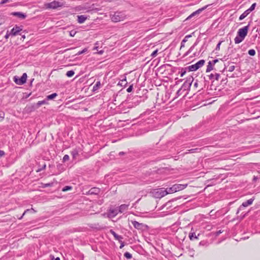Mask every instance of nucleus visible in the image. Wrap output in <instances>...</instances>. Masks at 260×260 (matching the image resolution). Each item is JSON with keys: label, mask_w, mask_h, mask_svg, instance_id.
Masks as SVG:
<instances>
[{"label": "nucleus", "mask_w": 260, "mask_h": 260, "mask_svg": "<svg viewBox=\"0 0 260 260\" xmlns=\"http://www.w3.org/2000/svg\"><path fill=\"white\" fill-rule=\"evenodd\" d=\"M126 18V15L123 12H116L111 16V20L113 22H118L124 20Z\"/></svg>", "instance_id": "1"}, {"label": "nucleus", "mask_w": 260, "mask_h": 260, "mask_svg": "<svg viewBox=\"0 0 260 260\" xmlns=\"http://www.w3.org/2000/svg\"><path fill=\"white\" fill-rule=\"evenodd\" d=\"M152 193L154 198L160 199L167 195V192L165 189L161 188L154 189L152 191Z\"/></svg>", "instance_id": "2"}, {"label": "nucleus", "mask_w": 260, "mask_h": 260, "mask_svg": "<svg viewBox=\"0 0 260 260\" xmlns=\"http://www.w3.org/2000/svg\"><path fill=\"white\" fill-rule=\"evenodd\" d=\"M205 61L204 59H201L198 61L194 64H192L188 67V71H196L199 68L202 67L205 63Z\"/></svg>", "instance_id": "3"}, {"label": "nucleus", "mask_w": 260, "mask_h": 260, "mask_svg": "<svg viewBox=\"0 0 260 260\" xmlns=\"http://www.w3.org/2000/svg\"><path fill=\"white\" fill-rule=\"evenodd\" d=\"M193 80V77L192 76H189L187 78L186 80L184 82L180 88L183 89L184 91L188 90L190 89Z\"/></svg>", "instance_id": "4"}, {"label": "nucleus", "mask_w": 260, "mask_h": 260, "mask_svg": "<svg viewBox=\"0 0 260 260\" xmlns=\"http://www.w3.org/2000/svg\"><path fill=\"white\" fill-rule=\"evenodd\" d=\"M132 223L135 229L141 231L146 230L148 228V225L137 221H132Z\"/></svg>", "instance_id": "5"}, {"label": "nucleus", "mask_w": 260, "mask_h": 260, "mask_svg": "<svg viewBox=\"0 0 260 260\" xmlns=\"http://www.w3.org/2000/svg\"><path fill=\"white\" fill-rule=\"evenodd\" d=\"M27 74L23 73L21 78H18L17 76L14 77V81L18 85H23L26 81Z\"/></svg>", "instance_id": "6"}, {"label": "nucleus", "mask_w": 260, "mask_h": 260, "mask_svg": "<svg viewBox=\"0 0 260 260\" xmlns=\"http://www.w3.org/2000/svg\"><path fill=\"white\" fill-rule=\"evenodd\" d=\"M45 6L47 9H54L57 8L58 7H61V5L59 2L53 1L51 3L46 4Z\"/></svg>", "instance_id": "7"}, {"label": "nucleus", "mask_w": 260, "mask_h": 260, "mask_svg": "<svg viewBox=\"0 0 260 260\" xmlns=\"http://www.w3.org/2000/svg\"><path fill=\"white\" fill-rule=\"evenodd\" d=\"M249 28V25L244 26L243 28H240L238 31V35L241 38L244 39L247 35L248 30Z\"/></svg>", "instance_id": "8"}, {"label": "nucleus", "mask_w": 260, "mask_h": 260, "mask_svg": "<svg viewBox=\"0 0 260 260\" xmlns=\"http://www.w3.org/2000/svg\"><path fill=\"white\" fill-rule=\"evenodd\" d=\"M118 208H110L108 212V216L110 218L115 217L119 213Z\"/></svg>", "instance_id": "9"}, {"label": "nucleus", "mask_w": 260, "mask_h": 260, "mask_svg": "<svg viewBox=\"0 0 260 260\" xmlns=\"http://www.w3.org/2000/svg\"><path fill=\"white\" fill-rule=\"evenodd\" d=\"M22 28L20 26L15 25L11 30L10 35L12 36H16L18 33L22 30Z\"/></svg>", "instance_id": "10"}, {"label": "nucleus", "mask_w": 260, "mask_h": 260, "mask_svg": "<svg viewBox=\"0 0 260 260\" xmlns=\"http://www.w3.org/2000/svg\"><path fill=\"white\" fill-rule=\"evenodd\" d=\"M208 6H206L205 7H202V8L199 9L197 11L193 12L186 19H189L193 17V16L199 15L200 13H201L203 10H205Z\"/></svg>", "instance_id": "11"}, {"label": "nucleus", "mask_w": 260, "mask_h": 260, "mask_svg": "<svg viewBox=\"0 0 260 260\" xmlns=\"http://www.w3.org/2000/svg\"><path fill=\"white\" fill-rule=\"evenodd\" d=\"M187 184H175L173 185L175 192L183 190L187 186Z\"/></svg>", "instance_id": "12"}, {"label": "nucleus", "mask_w": 260, "mask_h": 260, "mask_svg": "<svg viewBox=\"0 0 260 260\" xmlns=\"http://www.w3.org/2000/svg\"><path fill=\"white\" fill-rule=\"evenodd\" d=\"M109 232L114 236L115 240H118L119 242H121V240L123 239L121 236L117 234L113 230H110Z\"/></svg>", "instance_id": "13"}, {"label": "nucleus", "mask_w": 260, "mask_h": 260, "mask_svg": "<svg viewBox=\"0 0 260 260\" xmlns=\"http://www.w3.org/2000/svg\"><path fill=\"white\" fill-rule=\"evenodd\" d=\"M100 189L97 187H92L88 191V194H98L100 192Z\"/></svg>", "instance_id": "14"}, {"label": "nucleus", "mask_w": 260, "mask_h": 260, "mask_svg": "<svg viewBox=\"0 0 260 260\" xmlns=\"http://www.w3.org/2000/svg\"><path fill=\"white\" fill-rule=\"evenodd\" d=\"M129 204H122L118 208V211L119 213H123L128 209Z\"/></svg>", "instance_id": "15"}, {"label": "nucleus", "mask_w": 260, "mask_h": 260, "mask_svg": "<svg viewBox=\"0 0 260 260\" xmlns=\"http://www.w3.org/2000/svg\"><path fill=\"white\" fill-rule=\"evenodd\" d=\"M12 15L13 16H17L21 19H25L26 17V15L25 14L21 13V12H13L12 13Z\"/></svg>", "instance_id": "16"}, {"label": "nucleus", "mask_w": 260, "mask_h": 260, "mask_svg": "<svg viewBox=\"0 0 260 260\" xmlns=\"http://www.w3.org/2000/svg\"><path fill=\"white\" fill-rule=\"evenodd\" d=\"M78 22L79 23H83L87 19V17L85 15H78Z\"/></svg>", "instance_id": "17"}, {"label": "nucleus", "mask_w": 260, "mask_h": 260, "mask_svg": "<svg viewBox=\"0 0 260 260\" xmlns=\"http://www.w3.org/2000/svg\"><path fill=\"white\" fill-rule=\"evenodd\" d=\"M253 200H254L253 199H250L249 200H247V201L243 202L242 204V206L245 207L249 205H250L252 204Z\"/></svg>", "instance_id": "18"}, {"label": "nucleus", "mask_w": 260, "mask_h": 260, "mask_svg": "<svg viewBox=\"0 0 260 260\" xmlns=\"http://www.w3.org/2000/svg\"><path fill=\"white\" fill-rule=\"evenodd\" d=\"M190 37H191V35H188L184 37V38L183 39V40L181 41V47H180L181 48L184 47L185 43L187 41L188 39L189 38H190Z\"/></svg>", "instance_id": "19"}, {"label": "nucleus", "mask_w": 260, "mask_h": 260, "mask_svg": "<svg viewBox=\"0 0 260 260\" xmlns=\"http://www.w3.org/2000/svg\"><path fill=\"white\" fill-rule=\"evenodd\" d=\"M71 153L73 158L76 159V157L78 155L79 151L77 149H75L71 151Z\"/></svg>", "instance_id": "20"}, {"label": "nucleus", "mask_w": 260, "mask_h": 260, "mask_svg": "<svg viewBox=\"0 0 260 260\" xmlns=\"http://www.w3.org/2000/svg\"><path fill=\"white\" fill-rule=\"evenodd\" d=\"M47 101L46 100V99L45 100H44L43 101H39L37 104H36V107L37 108H39V107H40L41 106L43 105H45V104H48L47 103Z\"/></svg>", "instance_id": "21"}, {"label": "nucleus", "mask_w": 260, "mask_h": 260, "mask_svg": "<svg viewBox=\"0 0 260 260\" xmlns=\"http://www.w3.org/2000/svg\"><path fill=\"white\" fill-rule=\"evenodd\" d=\"M101 85V82L99 81H97L95 83V84L94 85V86L93 87L92 90L93 91H95L98 90L99 89Z\"/></svg>", "instance_id": "22"}, {"label": "nucleus", "mask_w": 260, "mask_h": 260, "mask_svg": "<svg viewBox=\"0 0 260 260\" xmlns=\"http://www.w3.org/2000/svg\"><path fill=\"white\" fill-rule=\"evenodd\" d=\"M134 102L135 104V105L137 106L139 105L141 102V98L137 96L135 97L133 99Z\"/></svg>", "instance_id": "23"}, {"label": "nucleus", "mask_w": 260, "mask_h": 260, "mask_svg": "<svg viewBox=\"0 0 260 260\" xmlns=\"http://www.w3.org/2000/svg\"><path fill=\"white\" fill-rule=\"evenodd\" d=\"M250 13V12L249 11H248V10H246L245 11H244L240 16L239 17V20H241L242 19H243L244 18H245Z\"/></svg>", "instance_id": "24"}, {"label": "nucleus", "mask_w": 260, "mask_h": 260, "mask_svg": "<svg viewBox=\"0 0 260 260\" xmlns=\"http://www.w3.org/2000/svg\"><path fill=\"white\" fill-rule=\"evenodd\" d=\"M213 70V64L211 61H210L207 66L206 72H209Z\"/></svg>", "instance_id": "25"}, {"label": "nucleus", "mask_w": 260, "mask_h": 260, "mask_svg": "<svg viewBox=\"0 0 260 260\" xmlns=\"http://www.w3.org/2000/svg\"><path fill=\"white\" fill-rule=\"evenodd\" d=\"M187 71H188V67L184 68H182L181 71L179 72V74H180L181 77H183L186 74Z\"/></svg>", "instance_id": "26"}, {"label": "nucleus", "mask_w": 260, "mask_h": 260, "mask_svg": "<svg viewBox=\"0 0 260 260\" xmlns=\"http://www.w3.org/2000/svg\"><path fill=\"white\" fill-rule=\"evenodd\" d=\"M35 212L36 211L34 210V209L31 208V209H26V210H25V211L24 212V213H23V214L20 217L18 218L19 219H22L23 216L27 213L28 212Z\"/></svg>", "instance_id": "27"}, {"label": "nucleus", "mask_w": 260, "mask_h": 260, "mask_svg": "<svg viewBox=\"0 0 260 260\" xmlns=\"http://www.w3.org/2000/svg\"><path fill=\"white\" fill-rule=\"evenodd\" d=\"M57 96V94L56 93H53L51 94L48 95L46 96V100H53L55 98H56Z\"/></svg>", "instance_id": "28"}, {"label": "nucleus", "mask_w": 260, "mask_h": 260, "mask_svg": "<svg viewBox=\"0 0 260 260\" xmlns=\"http://www.w3.org/2000/svg\"><path fill=\"white\" fill-rule=\"evenodd\" d=\"M244 39L241 38L238 35V36L235 38V40H235V43L236 44H239V43H241Z\"/></svg>", "instance_id": "29"}, {"label": "nucleus", "mask_w": 260, "mask_h": 260, "mask_svg": "<svg viewBox=\"0 0 260 260\" xmlns=\"http://www.w3.org/2000/svg\"><path fill=\"white\" fill-rule=\"evenodd\" d=\"M166 191L167 192V194L169 193H172L175 192V189H174V186L173 185L172 187L167 188Z\"/></svg>", "instance_id": "30"}, {"label": "nucleus", "mask_w": 260, "mask_h": 260, "mask_svg": "<svg viewBox=\"0 0 260 260\" xmlns=\"http://www.w3.org/2000/svg\"><path fill=\"white\" fill-rule=\"evenodd\" d=\"M197 43L196 42L193 45H192L190 48L184 54V56H187L192 51V50L193 49V48H194V47L197 45Z\"/></svg>", "instance_id": "31"}, {"label": "nucleus", "mask_w": 260, "mask_h": 260, "mask_svg": "<svg viewBox=\"0 0 260 260\" xmlns=\"http://www.w3.org/2000/svg\"><path fill=\"white\" fill-rule=\"evenodd\" d=\"M189 238L191 240H193L198 238L194 233H190L189 234Z\"/></svg>", "instance_id": "32"}, {"label": "nucleus", "mask_w": 260, "mask_h": 260, "mask_svg": "<svg viewBox=\"0 0 260 260\" xmlns=\"http://www.w3.org/2000/svg\"><path fill=\"white\" fill-rule=\"evenodd\" d=\"M39 168L38 169V170L36 171L37 172H41V171L45 169L46 168V164L45 163H44L43 165H42V166H41L40 164H39Z\"/></svg>", "instance_id": "33"}, {"label": "nucleus", "mask_w": 260, "mask_h": 260, "mask_svg": "<svg viewBox=\"0 0 260 260\" xmlns=\"http://www.w3.org/2000/svg\"><path fill=\"white\" fill-rule=\"evenodd\" d=\"M209 245V243L206 240H203V241H201L200 243H199V245L200 246H205V247H207Z\"/></svg>", "instance_id": "34"}, {"label": "nucleus", "mask_w": 260, "mask_h": 260, "mask_svg": "<svg viewBox=\"0 0 260 260\" xmlns=\"http://www.w3.org/2000/svg\"><path fill=\"white\" fill-rule=\"evenodd\" d=\"M75 74V72L73 70H70L67 72L66 76L68 77H72Z\"/></svg>", "instance_id": "35"}, {"label": "nucleus", "mask_w": 260, "mask_h": 260, "mask_svg": "<svg viewBox=\"0 0 260 260\" xmlns=\"http://www.w3.org/2000/svg\"><path fill=\"white\" fill-rule=\"evenodd\" d=\"M226 60V59L225 58V56L223 58L220 59V60L221 61L220 65L224 66V69H223V71H224L226 68L225 64L224 63V61H225Z\"/></svg>", "instance_id": "36"}, {"label": "nucleus", "mask_w": 260, "mask_h": 260, "mask_svg": "<svg viewBox=\"0 0 260 260\" xmlns=\"http://www.w3.org/2000/svg\"><path fill=\"white\" fill-rule=\"evenodd\" d=\"M124 256L127 259H131L132 257V255L128 252H126L124 253Z\"/></svg>", "instance_id": "37"}, {"label": "nucleus", "mask_w": 260, "mask_h": 260, "mask_svg": "<svg viewBox=\"0 0 260 260\" xmlns=\"http://www.w3.org/2000/svg\"><path fill=\"white\" fill-rule=\"evenodd\" d=\"M256 3H253L251 6V7L248 9H247L248 11H249L250 13L251 12H252L253 10H254L255 8V6H256Z\"/></svg>", "instance_id": "38"}, {"label": "nucleus", "mask_w": 260, "mask_h": 260, "mask_svg": "<svg viewBox=\"0 0 260 260\" xmlns=\"http://www.w3.org/2000/svg\"><path fill=\"white\" fill-rule=\"evenodd\" d=\"M183 92H184L183 89L180 88L176 92V94L177 96H179L183 94Z\"/></svg>", "instance_id": "39"}, {"label": "nucleus", "mask_w": 260, "mask_h": 260, "mask_svg": "<svg viewBox=\"0 0 260 260\" xmlns=\"http://www.w3.org/2000/svg\"><path fill=\"white\" fill-rule=\"evenodd\" d=\"M248 54L251 56H254L255 54V51L254 49H250L248 51Z\"/></svg>", "instance_id": "40"}, {"label": "nucleus", "mask_w": 260, "mask_h": 260, "mask_svg": "<svg viewBox=\"0 0 260 260\" xmlns=\"http://www.w3.org/2000/svg\"><path fill=\"white\" fill-rule=\"evenodd\" d=\"M71 189H72V187H71V186H64V187L62 188V190L63 191H67V190H71Z\"/></svg>", "instance_id": "41"}, {"label": "nucleus", "mask_w": 260, "mask_h": 260, "mask_svg": "<svg viewBox=\"0 0 260 260\" xmlns=\"http://www.w3.org/2000/svg\"><path fill=\"white\" fill-rule=\"evenodd\" d=\"M69 156L68 154H66L64 155L62 158L63 161L65 162L69 160Z\"/></svg>", "instance_id": "42"}, {"label": "nucleus", "mask_w": 260, "mask_h": 260, "mask_svg": "<svg viewBox=\"0 0 260 260\" xmlns=\"http://www.w3.org/2000/svg\"><path fill=\"white\" fill-rule=\"evenodd\" d=\"M157 51L158 50L156 49L155 50H154L151 54V56L152 57H154L156 56L157 54Z\"/></svg>", "instance_id": "43"}, {"label": "nucleus", "mask_w": 260, "mask_h": 260, "mask_svg": "<svg viewBox=\"0 0 260 260\" xmlns=\"http://www.w3.org/2000/svg\"><path fill=\"white\" fill-rule=\"evenodd\" d=\"M133 89V85H130L126 89L127 92H131Z\"/></svg>", "instance_id": "44"}, {"label": "nucleus", "mask_w": 260, "mask_h": 260, "mask_svg": "<svg viewBox=\"0 0 260 260\" xmlns=\"http://www.w3.org/2000/svg\"><path fill=\"white\" fill-rule=\"evenodd\" d=\"M235 67L234 65L230 66L229 68V71L232 72L235 70Z\"/></svg>", "instance_id": "45"}, {"label": "nucleus", "mask_w": 260, "mask_h": 260, "mask_svg": "<svg viewBox=\"0 0 260 260\" xmlns=\"http://www.w3.org/2000/svg\"><path fill=\"white\" fill-rule=\"evenodd\" d=\"M76 33V31L73 30L70 31V36L71 37H74Z\"/></svg>", "instance_id": "46"}, {"label": "nucleus", "mask_w": 260, "mask_h": 260, "mask_svg": "<svg viewBox=\"0 0 260 260\" xmlns=\"http://www.w3.org/2000/svg\"><path fill=\"white\" fill-rule=\"evenodd\" d=\"M208 77H209V79L210 80L215 79L214 75L213 74H210V75H208Z\"/></svg>", "instance_id": "47"}, {"label": "nucleus", "mask_w": 260, "mask_h": 260, "mask_svg": "<svg viewBox=\"0 0 260 260\" xmlns=\"http://www.w3.org/2000/svg\"><path fill=\"white\" fill-rule=\"evenodd\" d=\"M86 51H87V49H84L82 50V51H79V52L77 53V55H80V54H82V53H83L85 52Z\"/></svg>", "instance_id": "48"}, {"label": "nucleus", "mask_w": 260, "mask_h": 260, "mask_svg": "<svg viewBox=\"0 0 260 260\" xmlns=\"http://www.w3.org/2000/svg\"><path fill=\"white\" fill-rule=\"evenodd\" d=\"M198 150V148L191 149L188 150L189 152L188 153H193V152H196Z\"/></svg>", "instance_id": "49"}, {"label": "nucleus", "mask_w": 260, "mask_h": 260, "mask_svg": "<svg viewBox=\"0 0 260 260\" xmlns=\"http://www.w3.org/2000/svg\"><path fill=\"white\" fill-rule=\"evenodd\" d=\"M78 8L80 10H87V8L86 7L81 6H79Z\"/></svg>", "instance_id": "50"}, {"label": "nucleus", "mask_w": 260, "mask_h": 260, "mask_svg": "<svg viewBox=\"0 0 260 260\" xmlns=\"http://www.w3.org/2000/svg\"><path fill=\"white\" fill-rule=\"evenodd\" d=\"M120 243V248H122L124 246V243L122 241V240H121V242H119Z\"/></svg>", "instance_id": "51"}, {"label": "nucleus", "mask_w": 260, "mask_h": 260, "mask_svg": "<svg viewBox=\"0 0 260 260\" xmlns=\"http://www.w3.org/2000/svg\"><path fill=\"white\" fill-rule=\"evenodd\" d=\"M219 74L216 73L214 75V78H215V80H218V79H219Z\"/></svg>", "instance_id": "52"}, {"label": "nucleus", "mask_w": 260, "mask_h": 260, "mask_svg": "<svg viewBox=\"0 0 260 260\" xmlns=\"http://www.w3.org/2000/svg\"><path fill=\"white\" fill-rule=\"evenodd\" d=\"M219 60L218 59H215L213 60L212 61H211V62H212V64H213V65H214V64H215L216 62H219Z\"/></svg>", "instance_id": "53"}, {"label": "nucleus", "mask_w": 260, "mask_h": 260, "mask_svg": "<svg viewBox=\"0 0 260 260\" xmlns=\"http://www.w3.org/2000/svg\"><path fill=\"white\" fill-rule=\"evenodd\" d=\"M223 232V231H221V230H219L218 231H217L216 232V234H215V235L216 236H218L219 235H220L221 233H222Z\"/></svg>", "instance_id": "54"}, {"label": "nucleus", "mask_w": 260, "mask_h": 260, "mask_svg": "<svg viewBox=\"0 0 260 260\" xmlns=\"http://www.w3.org/2000/svg\"><path fill=\"white\" fill-rule=\"evenodd\" d=\"M4 115L5 114L4 113H0V121L4 118Z\"/></svg>", "instance_id": "55"}, {"label": "nucleus", "mask_w": 260, "mask_h": 260, "mask_svg": "<svg viewBox=\"0 0 260 260\" xmlns=\"http://www.w3.org/2000/svg\"><path fill=\"white\" fill-rule=\"evenodd\" d=\"M5 153L3 150H0V158L5 155Z\"/></svg>", "instance_id": "56"}, {"label": "nucleus", "mask_w": 260, "mask_h": 260, "mask_svg": "<svg viewBox=\"0 0 260 260\" xmlns=\"http://www.w3.org/2000/svg\"><path fill=\"white\" fill-rule=\"evenodd\" d=\"M52 185V183H46V184H44V187H50V186H51Z\"/></svg>", "instance_id": "57"}, {"label": "nucleus", "mask_w": 260, "mask_h": 260, "mask_svg": "<svg viewBox=\"0 0 260 260\" xmlns=\"http://www.w3.org/2000/svg\"><path fill=\"white\" fill-rule=\"evenodd\" d=\"M221 43V42H219L217 44V46H216V50L219 49V47H220V45Z\"/></svg>", "instance_id": "58"}, {"label": "nucleus", "mask_w": 260, "mask_h": 260, "mask_svg": "<svg viewBox=\"0 0 260 260\" xmlns=\"http://www.w3.org/2000/svg\"><path fill=\"white\" fill-rule=\"evenodd\" d=\"M8 1V0H2L0 3V4H1V5L4 4L6 3Z\"/></svg>", "instance_id": "59"}, {"label": "nucleus", "mask_w": 260, "mask_h": 260, "mask_svg": "<svg viewBox=\"0 0 260 260\" xmlns=\"http://www.w3.org/2000/svg\"><path fill=\"white\" fill-rule=\"evenodd\" d=\"M124 154H125V152H123V151L120 152L119 153V155L120 156L122 155H124Z\"/></svg>", "instance_id": "60"}, {"label": "nucleus", "mask_w": 260, "mask_h": 260, "mask_svg": "<svg viewBox=\"0 0 260 260\" xmlns=\"http://www.w3.org/2000/svg\"><path fill=\"white\" fill-rule=\"evenodd\" d=\"M198 83L197 82V81H196L194 83V86L195 87H197L198 86Z\"/></svg>", "instance_id": "61"}, {"label": "nucleus", "mask_w": 260, "mask_h": 260, "mask_svg": "<svg viewBox=\"0 0 260 260\" xmlns=\"http://www.w3.org/2000/svg\"><path fill=\"white\" fill-rule=\"evenodd\" d=\"M9 35H10V34H9V35H8V34H6V35L5 37H6V38H8Z\"/></svg>", "instance_id": "62"}, {"label": "nucleus", "mask_w": 260, "mask_h": 260, "mask_svg": "<svg viewBox=\"0 0 260 260\" xmlns=\"http://www.w3.org/2000/svg\"><path fill=\"white\" fill-rule=\"evenodd\" d=\"M55 260H60L59 257H56V258H55Z\"/></svg>", "instance_id": "63"}, {"label": "nucleus", "mask_w": 260, "mask_h": 260, "mask_svg": "<svg viewBox=\"0 0 260 260\" xmlns=\"http://www.w3.org/2000/svg\"><path fill=\"white\" fill-rule=\"evenodd\" d=\"M92 9H88V10H87V12H89L90 11H91Z\"/></svg>", "instance_id": "64"}]
</instances>
